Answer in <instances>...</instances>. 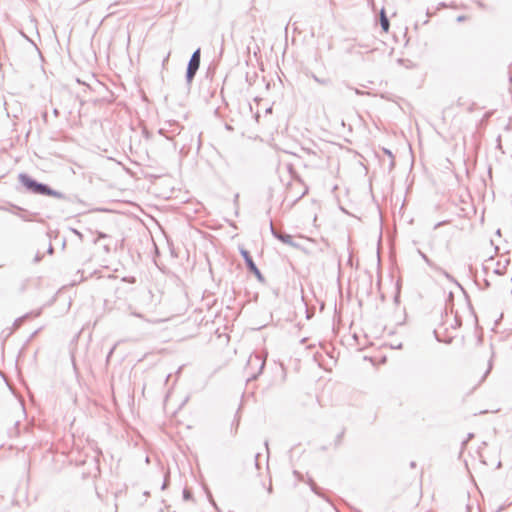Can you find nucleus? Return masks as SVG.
I'll use <instances>...</instances> for the list:
<instances>
[{"instance_id":"1","label":"nucleus","mask_w":512,"mask_h":512,"mask_svg":"<svg viewBox=\"0 0 512 512\" xmlns=\"http://www.w3.org/2000/svg\"><path fill=\"white\" fill-rule=\"evenodd\" d=\"M18 181L26 193L69 200V197H67L64 193L51 188L46 183L37 181L35 178L25 172L18 174Z\"/></svg>"},{"instance_id":"2","label":"nucleus","mask_w":512,"mask_h":512,"mask_svg":"<svg viewBox=\"0 0 512 512\" xmlns=\"http://www.w3.org/2000/svg\"><path fill=\"white\" fill-rule=\"evenodd\" d=\"M183 127H181L177 122H169L168 127H162L159 129V134L166 137L168 140H174V137L177 136L179 139L174 141V148L180 143V141L184 140V135H182Z\"/></svg>"},{"instance_id":"3","label":"nucleus","mask_w":512,"mask_h":512,"mask_svg":"<svg viewBox=\"0 0 512 512\" xmlns=\"http://www.w3.org/2000/svg\"><path fill=\"white\" fill-rule=\"evenodd\" d=\"M239 252L244 260L247 270L251 274H253L259 282L264 283L265 277L263 276V274L261 273V271L255 264L250 252L248 250H246L244 247H239Z\"/></svg>"},{"instance_id":"4","label":"nucleus","mask_w":512,"mask_h":512,"mask_svg":"<svg viewBox=\"0 0 512 512\" xmlns=\"http://www.w3.org/2000/svg\"><path fill=\"white\" fill-rule=\"evenodd\" d=\"M247 365L250 369L258 367V371L256 373H252L248 378V381L255 380L262 373L265 367V360L259 354L251 355Z\"/></svg>"},{"instance_id":"5","label":"nucleus","mask_w":512,"mask_h":512,"mask_svg":"<svg viewBox=\"0 0 512 512\" xmlns=\"http://www.w3.org/2000/svg\"><path fill=\"white\" fill-rule=\"evenodd\" d=\"M270 230L272 235L281 241L284 244H287L291 247H298V244H296L293 240V237L290 234H287L285 232H279L273 225V222H270Z\"/></svg>"},{"instance_id":"6","label":"nucleus","mask_w":512,"mask_h":512,"mask_svg":"<svg viewBox=\"0 0 512 512\" xmlns=\"http://www.w3.org/2000/svg\"><path fill=\"white\" fill-rule=\"evenodd\" d=\"M200 62H201V49L197 48L192 53V55L188 61L187 69H192V70L198 71L199 67H200Z\"/></svg>"},{"instance_id":"7","label":"nucleus","mask_w":512,"mask_h":512,"mask_svg":"<svg viewBox=\"0 0 512 512\" xmlns=\"http://www.w3.org/2000/svg\"><path fill=\"white\" fill-rule=\"evenodd\" d=\"M379 22H380V26H381L382 30L384 32H388L389 28H390V22H389V19H388L387 15H386V12H385L384 9H382L380 11Z\"/></svg>"},{"instance_id":"8","label":"nucleus","mask_w":512,"mask_h":512,"mask_svg":"<svg viewBox=\"0 0 512 512\" xmlns=\"http://www.w3.org/2000/svg\"><path fill=\"white\" fill-rule=\"evenodd\" d=\"M510 260L505 259L504 264L501 263V261L496 262V266L493 269V273L497 275H503L506 272L507 265L509 264Z\"/></svg>"},{"instance_id":"9","label":"nucleus","mask_w":512,"mask_h":512,"mask_svg":"<svg viewBox=\"0 0 512 512\" xmlns=\"http://www.w3.org/2000/svg\"><path fill=\"white\" fill-rule=\"evenodd\" d=\"M12 208L17 210L18 212H14L16 215H18L22 220L24 221H33L34 219L27 216V211L17 205H12Z\"/></svg>"},{"instance_id":"10","label":"nucleus","mask_w":512,"mask_h":512,"mask_svg":"<svg viewBox=\"0 0 512 512\" xmlns=\"http://www.w3.org/2000/svg\"><path fill=\"white\" fill-rule=\"evenodd\" d=\"M308 485L310 486V489L319 497H322L326 501H329L325 496L322 495L321 489L317 486V484L314 482L312 478H308L307 480Z\"/></svg>"},{"instance_id":"11","label":"nucleus","mask_w":512,"mask_h":512,"mask_svg":"<svg viewBox=\"0 0 512 512\" xmlns=\"http://www.w3.org/2000/svg\"><path fill=\"white\" fill-rule=\"evenodd\" d=\"M418 254L421 256V258L425 261V263L433 268V269H436V270H440V268H438L436 266V264L425 254L423 253L421 250H418Z\"/></svg>"},{"instance_id":"12","label":"nucleus","mask_w":512,"mask_h":512,"mask_svg":"<svg viewBox=\"0 0 512 512\" xmlns=\"http://www.w3.org/2000/svg\"><path fill=\"white\" fill-rule=\"evenodd\" d=\"M196 73H197L196 70H192V69H187L186 68L185 79H186V83H187L188 86L191 85V83H192Z\"/></svg>"},{"instance_id":"13","label":"nucleus","mask_w":512,"mask_h":512,"mask_svg":"<svg viewBox=\"0 0 512 512\" xmlns=\"http://www.w3.org/2000/svg\"><path fill=\"white\" fill-rule=\"evenodd\" d=\"M32 313H26L25 315L17 318L14 323H13V330H16L18 329L22 323L24 322L25 319L29 318L31 316Z\"/></svg>"},{"instance_id":"14","label":"nucleus","mask_w":512,"mask_h":512,"mask_svg":"<svg viewBox=\"0 0 512 512\" xmlns=\"http://www.w3.org/2000/svg\"><path fill=\"white\" fill-rule=\"evenodd\" d=\"M383 152L389 156L390 158V162H389V171H391L394 167H395V161H394V156L391 152V150L387 149V148H383Z\"/></svg>"},{"instance_id":"15","label":"nucleus","mask_w":512,"mask_h":512,"mask_svg":"<svg viewBox=\"0 0 512 512\" xmlns=\"http://www.w3.org/2000/svg\"><path fill=\"white\" fill-rule=\"evenodd\" d=\"M433 334H434L435 339L438 342H443V343H446V344H450L452 342V339H453L452 337H448L447 339H443V338H441L439 332L436 329H434Z\"/></svg>"},{"instance_id":"16","label":"nucleus","mask_w":512,"mask_h":512,"mask_svg":"<svg viewBox=\"0 0 512 512\" xmlns=\"http://www.w3.org/2000/svg\"><path fill=\"white\" fill-rule=\"evenodd\" d=\"M345 430L343 429L335 438L334 445L335 447H339L342 444V439L344 436Z\"/></svg>"},{"instance_id":"17","label":"nucleus","mask_w":512,"mask_h":512,"mask_svg":"<svg viewBox=\"0 0 512 512\" xmlns=\"http://www.w3.org/2000/svg\"><path fill=\"white\" fill-rule=\"evenodd\" d=\"M182 497L185 501H189L193 499V494L189 489L185 488L182 492Z\"/></svg>"},{"instance_id":"18","label":"nucleus","mask_w":512,"mask_h":512,"mask_svg":"<svg viewBox=\"0 0 512 512\" xmlns=\"http://www.w3.org/2000/svg\"><path fill=\"white\" fill-rule=\"evenodd\" d=\"M233 204L235 206V215L237 216L239 214V194L236 193L234 195Z\"/></svg>"},{"instance_id":"19","label":"nucleus","mask_w":512,"mask_h":512,"mask_svg":"<svg viewBox=\"0 0 512 512\" xmlns=\"http://www.w3.org/2000/svg\"><path fill=\"white\" fill-rule=\"evenodd\" d=\"M205 491H206L207 497H208V499H209V502L212 504V506H213L215 509H217V510H218V507H217V505H216V503H215V501H214V499H213V497H212V494H211L210 490H209V489H207V488H205Z\"/></svg>"},{"instance_id":"20","label":"nucleus","mask_w":512,"mask_h":512,"mask_svg":"<svg viewBox=\"0 0 512 512\" xmlns=\"http://www.w3.org/2000/svg\"><path fill=\"white\" fill-rule=\"evenodd\" d=\"M169 486V473H166L164 476V481L162 483L161 489L165 490Z\"/></svg>"},{"instance_id":"21","label":"nucleus","mask_w":512,"mask_h":512,"mask_svg":"<svg viewBox=\"0 0 512 512\" xmlns=\"http://www.w3.org/2000/svg\"><path fill=\"white\" fill-rule=\"evenodd\" d=\"M461 323V319L456 315L454 318V324H452L451 327L454 329L459 328L461 326Z\"/></svg>"},{"instance_id":"22","label":"nucleus","mask_w":512,"mask_h":512,"mask_svg":"<svg viewBox=\"0 0 512 512\" xmlns=\"http://www.w3.org/2000/svg\"><path fill=\"white\" fill-rule=\"evenodd\" d=\"M313 79H314L317 83H319V84H321V85H326V84L329 82V80H328V79H321V78H318V77H317V76H315V75L313 76Z\"/></svg>"},{"instance_id":"23","label":"nucleus","mask_w":512,"mask_h":512,"mask_svg":"<svg viewBox=\"0 0 512 512\" xmlns=\"http://www.w3.org/2000/svg\"><path fill=\"white\" fill-rule=\"evenodd\" d=\"M42 258H43V255L38 252L34 257L33 262L37 264L42 260Z\"/></svg>"},{"instance_id":"24","label":"nucleus","mask_w":512,"mask_h":512,"mask_svg":"<svg viewBox=\"0 0 512 512\" xmlns=\"http://www.w3.org/2000/svg\"><path fill=\"white\" fill-rule=\"evenodd\" d=\"M491 369H492V360L489 361L488 368L484 374V377H486L490 373Z\"/></svg>"},{"instance_id":"25","label":"nucleus","mask_w":512,"mask_h":512,"mask_svg":"<svg viewBox=\"0 0 512 512\" xmlns=\"http://www.w3.org/2000/svg\"><path fill=\"white\" fill-rule=\"evenodd\" d=\"M293 473L297 477L298 480L303 481V475L300 472L295 470Z\"/></svg>"},{"instance_id":"26","label":"nucleus","mask_w":512,"mask_h":512,"mask_svg":"<svg viewBox=\"0 0 512 512\" xmlns=\"http://www.w3.org/2000/svg\"><path fill=\"white\" fill-rule=\"evenodd\" d=\"M47 253L50 255H52L54 253V248L51 243L48 246Z\"/></svg>"},{"instance_id":"27","label":"nucleus","mask_w":512,"mask_h":512,"mask_svg":"<svg viewBox=\"0 0 512 512\" xmlns=\"http://www.w3.org/2000/svg\"><path fill=\"white\" fill-rule=\"evenodd\" d=\"M71 231H72L75 235H77L78 237L82 238V233H81V232H79L77 229L72 228V229H71Z\"/></svg>"},{"instance_id":"28","label":"nucleus","mask_w":512,"mask_h":512,"mask_svg":"<svg viewBox=\"0 0 512 512\" xmlns=\"http://www.w3.org/2000/svg\"><path fill=\"white\" fill-rule=\"evenodd\" d=\"M306 193H307V189H306L303 193H301V195H300L299 197H297V198L293 201V204H294L295 202H297L299 199H301V198H302Z\"/></svg>"},{"instance_id":"29","label":"nucleus","mask_w":512,"mask_h":512,"mask_svg":"<svg viewBox=\"0 0 512 512\" xmlns=\"http://www.w3.org/2000/svg\"><path fill=\"white\" fill-rule=\"evenodd\" d=\"M233 425H235V432H236L238 429V426H239V418L234 420Z\"/></svg>"},{"instance_id":"30","label":"nucleus","mask_w":512,"mask_h":512,"mask_svg":"<svg viewBox=\"0 0 512 512\" xmlns=\"http://www.w3.org/2000/svg\"><path fill=\"white\" fill-rule=\"evenodd\" d=\"M53 114L55 117H58L59 116V110L57 108H54L53 109Z\"/></svg>"},{"instance_id":"31","label":"nucleus","mask_w":512,"mask_h":512,"mask_svg":"<svg viewBox=\"0 0 512 512\" xmlns=\"http://www.w3.org/2000/svg\"><path fill=\"white\" fill-rule=\"evenodd\" d=\"M484 287L485 288L490 287V282L487 279H484Z\"/></svg>"},{"instance_id":"32","label":"nucleus","mask_w":512,"mask_h":512,"mask_svg":"<svg viewBox=\"0 0 512 512\" xmlns=\"http://www.w3.org/2000/svg\"><path fill=\"white\" fill-rule=\"evenodd\" d=\"M259 456H260V454H259V453H257V454L255 455V465H256V467H258V458H259Z\"/></svg>"},{"instance_id":"33","label":"nucleus","mask_w":512,"mask_h":512,"mask_svg":"<svg viewBox=\"0 0 512 512\" xmlns=\"http://www.w3.org/2000/svg\"><path fill=\"white\" fill-rule=\"evenodd\" d=\"M445 222H438L435 226H434V229H437L438 227L442 226Z\"/></svg>"},{"instance_id":"34","label":"nucleus","mask_w":512,"mask_h":512,"mask_svg":"<svg viewBox=\"0 0 512 512\" xmlns=\"http://www.w3.org/2000/svg\"><path fill=\"white\" fill-rule=\"evenodd\" d=\"M42 118L44 119L45 122H47V112H44L42 114Z\"/></svg>"},{"instance_id":"35","label":"nucleus","mask_w":512,"mask_h":512,"mask_svg":"<svg viewBox=\"0 0 512 512\" xmlns=\"http://www.w3.org/2000/svg\"><path fill=\"white\" fill-rule=\"evenodd\" d=\"M410 467L411 468H415L416 467V462L415 461H411L410 462Z\"/></svg>"},{"instance_id":"36","label":"nucleus","mask_w":512,"mask_h":512,"mask_svg":"<svg viewBox=\"0 0 512 512\" xmlns=\"http://www.w3.org/2000/svg\"><path fill=\"white\" fill-rule=\"evenodd\" d=\"M463 20H464V16H458V18H457V21H458V22H461V21H463Z\"/></svg>"},{"instance_id":"37","label":"nucleus","mask_w":512,"mask_h":512,"mask_svg":"<svg viewBox=\"0 0 512 512\" xmlns=\"http://www.w3.org/2000/svg\"><path fill=\"white\" fill-rule=\"evenodd\" d=\"M61 246H62V248H65V246H66V239H63V241L61 243Z\"/></svg>"},{"instance_id":"38","label":"nucleus","mask_w":512,"mask_h":512,"mask_svg":"<svg viewBox=\"0 0 512 512\" xmlns=\"http://www.w3.org/2000/svg\"><path fill=\"white\" fill-rule=\"evenodd\" d=\"M477 5H478L479 7H481V8H484V4H483L482 2H480V1H478V2H477Z\"/></svg>"},{"instance_id":"39","label":"nucleus","mask_w":512,"mask_h":512,"mask_svg":"<svg viewBox=\"0 0 512 512\" xmlns=\"http://www.w3.org/2000/svg\"><path fill=\"white\" fill-rule=\"evenodd\" d=\"M489 269V266L488 265H484L483 266V270L486 272L487 270Z\"/></svg>"},{"instance_id":"40","label":"nucleus","mask_w":512,"mask_h":512,"mask_svg":"<svg viewBox=\"0 0 512 512\" xmlns=\"http://www.w3.org/2000/svg\"><path fill=\"white\" fill-rule=\"evenodd\" d=\"M473 436H474V434H473V433H469V434H468V440H469V439H471Z\"/></svg>"},{"instance_id":"41","label":"nucleus","mask_w":512,"mask_h":512,"mask_svg":"<svg viewBox=\"0 0 512 512\" xmlns=\"http://www.w3.org/2000/svg\"><path fill=\"white\" fill-rule=\"evenodd\" d=\"M268 492H269V493H271V492H272V486H271V485L268 487Z\"/></svg>"},{"instance_id":"42","label":"nucleus","mask_w":512,"mask_h":512,"mask_svg":"<svg viewBox=\"0 0 512 512\" xmlns=\"http://www.w3.org/2000/svg\"><path fill=\"white\" fill-rule=\"evenodd\" d=\"M37 331L33 332V334L31 335L30 339L33 338L35 335H36Z\"/></svg>"},{"instance_id":"43","label":"nucleus","mask_w":512,"mask_h":512,"mask_svg":"<svg viewBox=\"0 0 512 512\" xmlns=\"http://www.w3.org/2000/svg\"><path fill=\"white\" fill-rule=\"evenodd\" d=\"M144 495H145V496H149V495H150V493H149L148 491H145V492H144Z\"/></svg>"},{"instance_id":"44","label":"nucleus","mask_w":512,"mask_h":512,"mask_svg":"<svg viewBox=\"0 0 512 512\" xmlns=\"http://www.w3.org/2000/svg\"><path fill=\"white\" fill-rule=\"evenodd\" d=\"M356 94H360L361 92L358 89H355Z\"/></svg>"},{"instance_id":"45","label":"nucleus","mask_w":512,"mask_h":512,"mask_svg":"<svg viewBox=\"0 0 512 512\" xmlns=\"http://www.w3.org/2000/svg\"><path fill=\"white\" fill-rule=\"evenodd\" d=\"M487 262H494V259L490 258Z\"/></svg>"}]
</instances>
